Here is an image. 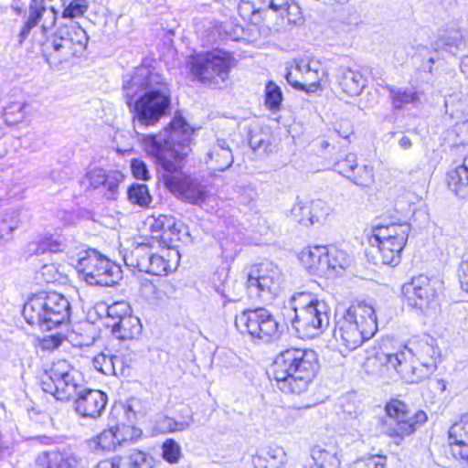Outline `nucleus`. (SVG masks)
<instances>
[{
    "mask_svg": "<svg viewBox=\"0 0 468 468\" xmlns=\"http://www.w3.org/2000/svg\"><path fill=\"white\" fill-rule=\"evenodd\" d=\"M24 104L20 101L12 102L5 108L4 117L6 122H17L24 118L23 113Z\"/></svg>",
    "mask_w": 468,
    "mask_h": 468,
    "instance_id": "obj_57",
    "label": "nucleus"
},
{
    "mask_svg": "<svg viewBox=\"0 0 468 468\" xmlns=\"http://www.w3.org/2000/svg\"><path fill=\"white\" fill-rule=\"evenodd\" d=\"M74 410L84 419L96 420L103 413L108 397L99 389L85 388L82 387L75 395Z\"/></svg>",
    "mask_w": 468,
    "mask_h": 468,
    "instance_id": "obj_16",
    "label": "nucleus"
},
{
    "mask_svg": "<svg viewBox=\"0 0 468 468\" xmlns=\"http://www.w3.org/2000/svg\"><path fill=\"white\" fill-rule=\"evenodd\" d=\"M86 179L92 188L101 187L106 190L108 199H114L119 184L123 179V175L119 171L106 172L103 169L94 168L87 172Z\"/></svg>",
    "mask_w": 468,
    "mask_h": 468,
    "instance_id": "obj_18",
    "label": "nucleus"
},
{
    "mask_svg": "<svg viewBox=\"0 0 468 468\" xmlns=\"http://www.w3.org/2000/svg\"><path fill=\"white\" fill-rule=\"evenodd\" d=\"M81 459L74 453L48 452L36 459L37 468H80Z\"/></svg>",
    "mask_w": 468,
    "mask_h": 468,
    "instance_id": "obj_20",
    "label": "nucleus"
},
{
    "mask_svg": "<svg viewBox=\"0 0 468 468\" xmlns=\"http://www.w3.org/2000/svg\"><path fill=\"white\" fill-rule=\"evenodd\" d=\"M385 410L389 419L385 433L393 438L397 445H399L405 437L412 434L427 420L424 411L419 410L412 414L408 405L399 399L390 400Z\"/></svg>",
    "mask_w": 468,
    "mask_h": 468,
    "instance_id": "obj_9",
    "label": "nucleus"
},
{
    "mask_svg": "<svg viewBox=\"0 0 468 468\" xmlns=\"http://www.w3.org/2000/svg\"><path fill=\"white\" fill-rule=\"evenodd\" d=\"M119 445L114 428L104 430L90 441V447L93 450L114 451Z\"/></svg>",
    "mask_w": 468,
    "mask_h": 468,
    "instance_id": "obj_35",
    "label": "nucleus"
},
{
    "mask_svg": "<svg viewBox=\"0 0 468 468\" xmlns=\"http://www.w3.org/2000/svg\"><path fill=\"white\" fill-rule=\"evenodd\" d=\"M250 146L255 151L259 149L266 150L269 146V141L261 133H251L250 135Z\"/></svg>",
    "mask_w": 468,
    "mask_h": 468,
    "instance_id": "obj_64",
    "label": "nucleus"
},
{
    "mask_svg": "<svg viewBox=\"0 0 468 468\" xmlns=\"http://www.w3.org/2000/svg\"><path fill=\"white\" fill-rule=\"evenodd\" d=\"M440 350L430 335L410 339L404 350L388 356V363L408 383H418L436 368Z\"/></svg>",
    "mask_w": 468,
    "mask_h": 468,
    "instance_id": "obj_3",
    "label": "nucleus"
},
{
    "mask_svg": "<svg viewBox=\"0 0 468 468\" xmlns=\"http://www.w3.org/2000/svg\"><path fill=\"white\" fill-rule=\"evenodd\" d=\"M264 10L271 9L289 24H298L302 20L300 6L293 0H258Z\"/></svg>",
    "mask_w": 468,
    "mask_h": 468,
    "instance_id": "obj_23",
    "label": "nucleus"
},
{
    "mask_svg": "<svg viewBox=\"0 0 468 468\" xmlns=\"http://www.w3.org/2000/svg\"><path fill=\"white\" fill-rule=\"evenodd\" d=\"M65 339L61 334L49 335L42 339L41 346L46 350H53L59 347Z\"/></svg>",
    "mask_w": 468,
    "mask_h": 468,
    "instance_id": "obj_61",
    "label": "nucleus"
},
{
    "mask_svg": "<svg viewBox=\"0 0 468 468\" xmlns=\"http://www.w3.org/2000/svg\"><path fill=\"white\" fill-rule=\"evenodd\" d=\"M324 76V70L321 64L318 61H311V67L307 68L301 90H306L307 92L315 91Z\"/></svg>",
    "mask_w": 468,
    "mask_h": 468,
    "instance_id": "obj_36",
    "label": "nucleus"
},
{
    "mask_svg": "<svg viewBox=\"0 0 468 468\" xmlns=\"http://www.w3.org/2000/svg\"><path fill=\"white\" fill-rule=\"evenodd\" d=\"M282 101V92L281 88L273 81H269L265 87V105L271 111L280 110Z\"/></svg>",
    "mask_w": 468,
    "mask_h": 468,
    "instance_id": "obj_45",
    "label": "nucleus"
},
{
    "mask_svg": "<svg viewBox=\"0 0 468 468\" xmlns=\"http://www.w3.org/2000/svg\"><path fill=\"white\" fill-rule=\"evenodd\" d=\"M239 318L246 319V322H269L272 319V314L266 308L243 309L240 316L236 315L234 322H238Z\"/></svg>",
    "mask_w": 468,
    "mask_h": 468,
    "instance_id": "obj_49",
    "label": "nucleus"
},
{
    "mask_svg": "<svg viewBox=\"0 0 468 468\" xmlns=\"http://www.w3.org/2000/svg\"><path fill=\"white\" fill-rule=\"evenodd\" d=\"M114 429L119 445L126 441H135L142 435L141 430L129 425L116 426Z\"/></svg>",
    "mask_w": 468,
    "mask_h": 468,
    "instance_id": "obj_52",
    "label": "nucleus"
},
{
    "mask_svg": "<svg viewBox=\"0 0 468 468\" xmlns=\"http://www.w3.org/2000/svg\"><path fill=\"white\" fill-rule=\"evenodd\" d=\"M162 457L169 463H176L181 457L179 444L172 439L165 440L162 445Z\"/></svg>",
    "mask_w": 468,
    "mask_h": 468,
    "instance_id": "obj_50",
    "label": "nucleus"
},
{
    "mask_svg": "<svg viewBox=\"0 0 468 468\" xmlns=\"http://www.w3.org/2000/svg\"><path fill=\"white\" fill-rule=\"evenodd\" d=\"M121 356L101 352L93 357V366L96 370L104 375H116L117 362H121Z\"/></svg>",
    "mask_w": 468,
    "mask_h": 468,
    "instance_id": "obj_41",
    "label": "nucleus"
},
{
    "mask_svg": "<svg viewBox=\"0 0 468 468\" xmlns=\"http://www.w3.org/2000/svg\"><path fill=\"white\" fill-rule=\"evenodd\" d=\"M29 220V216L22 210H12L5 213L0 221L1 230H3L9 238L14 230L21 228Z\"/></svg>",
    "mask_w": 468,
    "mask_h": 468,
    "instance_id": "obj_33",
    "label": "nucleus"
},
{
    "mask_svg": "<svg viewBox=\"0 0 468 468\" xmlns=\"http://www.w3.org/2000/svg\"><path fill=\"white\" fill-rule=\"evenodd\" d=\"M130 306L124 302H117L107 309L108 316L116 322H122L127 316L130 317Z\"/></svg>",
    "mask_w": 468,
    "mask_h": 468,
    "instance_id": "obj_56",
    "label": "nucleus"
},
{
    "mask_svg": "<svg viewBox=\"0 0 468 468\" xmlns=\"http://www.w3.org/2000/svg\"><path fill=\"white\" fill-rule=\"evenodd\" d=\"M285 78L287 82L297 90L303 88V80L301 79V67H296L295 63L286 68Z\"/></svg>",
    "mask_w": 468,
    "mask_h": 468,
    "instance_id": "obj_58",
    "label": "nucleus"
},
{
    "mask_svg": "<svg viewBox=\"0 0 468 468\" xmlns=\"http://www.w3.org/2000/svg\"><path fill=\"white\" fill-rule=\"evenodd\" d=\"M32 246L36 247L33 251L37 254L45 253L46 251L56 253L62 251L64 248L60 240L53 237L45 238L38 244H32Z\"/></svg>",
    "mask_w": 468,
    "mask_h": 468,
    "instance_id": "obj_53",
    "label": "nucleus"
},
{
    "mask_svg": "<svg viewBox=\"0 0 468 468\" xmlns=\"http://www.w3.org/2000/svg\"><path fill=\"white\" fill-rule=\"evenodd\" d=\"M346 322H378L376 311L372 304L365 301H356L353 303L348 309L346 310L344 315Z\"/></svg>",
    "mask_w": 468,
    "mask_h": 468,
    "instance_id": "obj_32",
    "label": "nucleus"
},
{
    "mask_svg": "<svg viewBox=\"0 0 468 468\" xmlns=\"http://www.w3.org/2000/svg\"><path fill=\"white\" fill-rule=\"evenodd\" d=\"M346 177L361 188H370L375 182L373 167L367 165H358Z\"/></svg>",
    "mask_w": 468,
    "mask_h": 468,
    "instance_id": "obj_34",
    "label": "nucleus"
},
{
    "mask_svg": "<svg viewBox=\"0 0 468 468\" xmlns=\"http://www.w3.org/2000/svg\"><path fill=\"white\" fill-rule=\"evenodd\" d=\"M318 367V356L314 350L288 348L276 356L271 378L282 392L301 394L307 390Z\"/></svg>",
    "mask_w": 468,
    "mask_h": 468,
    "instance_id": "obj_2",
    "label": "nucleus"
},
{
    "mask_svg": "<svg viewBox=\"0 0 468 468\" xmlns=\"http://www.w3.org/2000/svg\"><path fill=\"white\" fill-rule=\"evenodd\" d=\"M291 310L294 312V317L291 322L306 320L314 322H328V307L324 303H320L309 292H298L291 299Z\"/></svg>",
    "mask_w": 468,
    "mask_h": 468,
    "instance_id": "obj_14",
    "label": "nucleus"
},
{
    "mask_svg": "<svg viewBox=\"0 0 468 468\" xmlns=\"http://www.w3.org/2000/svg\"><path fill=\"white\" fill-rule=\"evenodd\" d=\"M358 165L356 154L350 153L335 163V170L346 176L351 172H354V169Z\"/></svg>",
    "mask_w": 468,
    "mask_h": 468,
    "instance_id": "obj_54",
    "label": "nucleus"
},
{
    "mask_svg": "<svg viewBox=\"0 0 468 468\" xmlns=\"http://www.w3.org/2000/svg\"><path fill=\"white\" fill-rule=\"evenodd\" d=\"M184 415L179 419H175L176 431L186 430L193 423V416L189 409H184Z\"/></svg>",
    "mask_w": 468,
    "mask_h": 468,
    "instance_id": "obj_63",
    "label": "nucleus"
},
{
    "mask_svg": "<svg viewBox=\"0 0 468 468\" xmlns=\"http://www.w3.org/2000/svg\"><path fill=\"white\" fill-rule=\"evenodd\" d=\"M131 170L133 176L137 179L148 180L150 177L147 165L140 159H133L131 161Z\"/></svg>",
    "mask_w": 468,
    "mask_h": 468,
    "instance_id": "obj_59",
    "label": "nucleus"
},
{
    "mask_svg": "<svg viewBox=\"0 0 468 468\" xmlns=\"http://www.w3.org/2000/svg\"><path fill=\"white\" fill-rule=\"evenodd\" d=\"M264 7L258 0H240L238 5V12L244 20L257 23V14L263 11Z\"/></svg>",
    "mask_w": 468,
    "mask_h": 468,
    "instance_id": "obj_43",
    "label": "nucleus"
},
{
    "mask_svg": "<svg viewBox=\"0 0 468 468\" xmlns=\"http://www.w3.org/2000/svg\"><path fill=\"white\" fill-rule=\"evenodd\" d=\"M386 456L372 454L357 458L349 468H386Z\"/></svg>",
    "mask_w": 468,
    "mask_h": 468,
    "instance_id": "obj_47",
    "label": "nucleus"
},
{
    "mask_svg": "<svg viewBox=\"0 0 468 468\" xmlns=\"http://www.w3.org/2000/svg\"><path fill=\"white\" fill-rule=\"evenodd\" d=\"M130 111L133 115V130L145 151L152 155L157 165L167 171H176L191 151L189 140L191 129L181 117H175L170 131L165 134H144L141 130L155 125L170 109L171 100L167 86L137 96Z\"/></svg>",
    "mask_w": 468,
    "mask_h": 468,
    "instance_id": "obj_1",
    "label": "nucleus"
},
{
    "mask_svg": "<svg viewBox=\"0 0 468 468\" xmlns=\"http://www.w3.org/2000/svg\"><path fill=\"white\" fill-rule=\"evenodd\" d=\"M402 292L409 306L423 310L435 297V282L420 274L405 283L402 286Z\"/></svg>",
    "mask_w": 468,
    "mask_h": 468,
    "instance_id": "obj_15",
    "label": "nucleus"
},
{
    "mask_svg": "<svg viewBox=\"0 0 468 468\" xmlns=\"http://www.w3.org/2000/svg\"><path fill=\"white\" fill-rule=\"evenodd\" d=\"M83 383L81 373L64 359L53 362L40 377L43 391L58 400H69L75 397Z\"/></svg>",
    "mask_w": 468,
    "mask_h": 468,
    "instance_id": "obj_6",
    "label": "nucleus"
},
{
    "mask_svg": "<svg viewBox=\"0 0 468 468\" xmlns=\"http://www.w3.org/2000/svg\"><path fill=\"white\" fill-rule=\"evenodd\" d=\"M161 86H166L164 77L148 65L142 64L131 74L124 75L122 90L129 109H132L133 101L137 96L159 90Z\"/></svg>",
    "mask_w": 468,
    "mask_h": 468,
    "instance_id": "obj_11",
    "label": "nucleus"
},
{
    "mask_svg": "<svg viewBox=\"0 0 468 468\" xmlns=\"http://www.w3.org/2000/svg\"><path fill=\"white\" fill-rule=\"evenodd\" d=\"M331 277L341 273L350 263L348 254L336 247L327 248Z\"/></svg>",
    "mask_w": 468,
    "mask_h": 468,
    "instance_id": "obj_40",
    "label": "nucleus"
},
{
    "mask_svg": "<svg viewBox=\"0 0 468 468\" xmlns=\"http://www.w3.org/2000/svg\"><path fill=\"white\" fill-rule=\"evenodd\" d=\"M22 314L25 322H69L70 305L58 293L37 295L24 304Z\"/></svg>",
    "mask_w": 468,
    "mask_h": 468,
    "instance_id": "obj_7",
    "label": "nucleus"
},
{
    "mask_svg": "<svg viewBox=\"0 0 468 468\" xmlns=\"http://www.w3.org/2000/svg\"><path fill=\"white\" fill-rule=\"evenodd\" d=\"M127 464L130 468H153L154 458L145 452L133 450L127 456Z\"/></svg>",
    "mask_w": 468,
    "mask_h": 468,
    "instance_id": "obj_46",
    "label": "nucleus"
},
{
    "mask_svg": "<svg viewBox=\"0 0 468 468\" xmlns=\"http://www.w3.org/2000/svg\"><path fill=\"white\" fill-rule=\"evenodd\" d=\"M58 11L54 6L48 7L44 0H31L26 14V21L17 36L22 44L29 36L31 30L40 25L43 34L56 24Z\"/></svg>",
    "mask_w": 468,
    "mask_h": 468,
    "instance_id": "obj_13",
    "label": "nucleus"
},
{
    "mask_svg": "<svg viewBox=\"0 0 468 468\" xmlns=\"http://www.w3.org/2000/svg\"><path fill=\"white\" fill-rule=\"evenodd\" d=\"M334 328V337L339 346L347 350H353L362 344V336L359 332V324H337Z\"/></svg>",
    "mask_w": 468,
    "mask_h": 468,
    "instance_id": "obj_27",
    "label": "nucleus"
},
{
    "mask_svg": "<svg viewBox=\"0 0 468 468\" xmlns=\"http://www.w3.org/2000/svg\"><path fill=\"white\" fill-rule=\"evenodd\" d=\"M329 324H325L327 326ZM324 324H296L295 330L302 339H313L324 331Z\"/></svg>",
    "mask_w": 468,
    "mask_h": 468,
    "instance_id": "obj_51",
    "label": "nucleus"
},
{
    "mask_svg": "<svg viewBox=\"0 0 468 468\" xmlns=\"http://www.w3.org/2000/svg\"><path fill=\"white\" fill-rule=\"evenodd\" d=\"M77 268L90 285L113 286L122 279L121 267L96 250H87L86 256L79 260Z\"/></svg>",
    "mask_w": 468,
    "mask_h": 468,
    "instance_id": "obj_8",
    "label": "nucleus"
},
{
    "mask_svg": "<svg viewBox=\"0 0 468 468\" xmlns=\"http://www.w3.org/2000/svg\"><path fill=\"white\" fill-rule=\"evenodd\" d=\"M432 49L446 50L454 56L468 51V45L463 38L462 33L457 29L448 30L437 42L431 45Z\"/></svg>",
    "mask_w": 468,
    "mask_h": 468,
    "instance_id": "obj_29",
    "label": "nucleus"
},
{
    "mask_svg": "<svg viewBox=\"0 0 468 468\" xmlns=\"http://www.w3.org/2000/svg\"><path fill=\"white\" fill-rule=\"evenodd\" d=\"M233 57L223 49H214L193 57L189 62L190 72L202 84L221 88L229 79Z\"/></svg>",
    "mask_w": 468,
    "mask_h": 468,
    "instance_id": "obj_5",
    "label": "nucleus"
},
{
    "mask_svg": "<svg viewBox=\"0 0 468 468\" xmlns=\"http://www.w3.org/2000/svg\"><path fill=\"white\" fill-rule=\"evenodd\" d=\"M149 229L154 238L164 240H172L174 236L179 233L176 218L167 215L153 218L149 221Z\"/></svg>",
    "mask_w": 468,
    "mask_h": 468,
    "instance_id": "obj_28",
    "label": "nucleus"
},
{
    "mask_svg": "<svg viewBox=\"0 0 468 468\" xmlns=\"http://www.w3.org/2000/svg\"><path fill=\"white\" fill-rule=\"evenodd\" d=\"M111 331L119 340L133 339L142 334L143 324H112Z\"/></svg>",
    "mask_w": 468,
    "mask_h": 468,
    "instance_id": "obj_42",
    "label": "nucleus"
},
{
    "mask_svg": "<svg viewBox=\"0 0 468 468\" xmlns=\"http://www.w3.org/2000/svg\"><path fill=\"white\" fill-rule=\"evenodd\" d=\"M450 312L455 320L465 321L468 319V303H454L451 305Z\"/></svg>",
    "mask_w": 468,
    "mask_h": 468,
    "instance_id": "obj_62",
    "label": "nucleus"
},
{
    "mask_svg": "<svg viewBox=\"0 0 468 468\" xmlns=\"http://www.w3.org/2000/svg\"><path fill=\"white\" fill-rule=\"evenodd\" d=\"M320 203V200L313 202L311 207L298 203L292 208L291 213L300 224L304 226L313 225L319 221V217L314 215V211Z\"/></svg>",
    "mask_w": 468,
    "mask_h": 468,
    "instance_id": "obj_38",
    "label": "nucleus"
},
{
    "mask_svg": "<svg viewBox=\"0 0 468 468\" xmlns=\"http://www.w3.org/2000/svg\"><path fill=\"white\" fill-rule=\"evenodd\" d=\"M234 325L241 335L263 343L279 340L288 329L287 324H234Z\"/></svg>",
    "mask_w": 468,
    "mask_h": 468,
    "instance_id": "obj_17",
    "label": "nucleus"
},
{
    "mask_svg": "<svg viewBox=\"0 0 468 468\" xmlns=\"http://www.w3.org/2000/svg\"><path fill=\"white\" fill-rule=\"evenodd\" d=\"M369 242L378 248L383 264L397 265L399 262L405 244H399V241L388 239H377L375 236L370 238Z\"/></svg>",
    "mask_w": 468,
    "mask_h": 468,
    "instance_id": "obj_24",
    "label": "nucleus"
},
{
    "mask_svg": "<svg viewBox=\"0 0 468 468\" xmlns=\"http://www.w3.org/2000/svg\"><path fill=\"white\" fill-rule=\"evenodd\" d=\"M128 200L141 207H147L152 203V197L145 184L134 183L127 190Z\"/></svg>",
    "mask_w": 468,
    "mask_h": 468,
    "instance_id": "obj_39",
    "label": "nucleus"
},
{
    "mask_svg": "<svg viewBox=\"0 0 468 468\" xmlns=\"http://www.w3.org/2000/svg\"><path fill=\"white\" fill-rule=\"evenodd\" d=\"M151 259L149 260V267L145 272L152 275H164L171 270L169 260H165L163 256L155 254L152 251Z\"/></svg>",
    "mask_w": 468,
    "mask_h": 468,
    "instance_id": "obj_48",
    "label": "nucleus"
},
{
    "mask_svg": "<svg viewBox=\"0 0 468 468\" xmlns=\"http://www.w3.org/2000/svg\"><path fill=\"white\" fill-rule=\"evenodd\" d=\"M64 9L61 13L62 18L74 19L84 16L89 9V2L87 0H71L67 5L63 1Z\"/></svg>",
    "mask_w": 468,
    "mask_h": 468,
    "instance_id": "obj_44",
    "label": "nucleus"
},
{
    "mask_svg": "<svg viewBox=\"0 0 468 468\" xmlns=\"http://www.w3.org/2000/svg\"><path fill=\"white\" fill-rule=\"evenodd\" d=\"M182 162L180 167L176 171L178 172L182 167ZM168 174L163 175V181L165 187L177 198L192 204L201 205L206 202L208 197V192L206 186L202 185L197 178L190 176L182 175H171L175 171H167L161 166Z\"/></svg>",
    "mask_w": 468,
    "mask_h": 468,
    "instance_id": "obj_12",
    "label": "nucleus"
},
{
    "mask_svg": "<svg viewBox=\"0 0 468 468\" xmlns=\"http://www.w3.org/2000/svg\"><path fill=\"white\" fill-rule=\"evenodd\" d=\"M388 90L395 109H401L410 103H416L420 99L419 93L414 89L401 90L390 87Z\"/></svg>",
    "mask_w": 468,
    "mask_h": 468,
    "instance_id": "obj_37",
    "label": "nucleus"
},
{
    "mask_svg": "<svg viewBox=\"0 0 468 468\" xmlns=\"http://www.w3.org/2000/svg\"><path fill=\"white\" fill-rule=\"evenodd\" d=\"M328 258V252H324L322 257L319 258V261L315 265H313L312 273H316L318 275L331 277L330 271V262Z\"/></svg>",
    "mask_w": 468,
    "mask_h": 468,
    "instance_id": "obj_60",
    "label": "nucleus"
},
{
    "mask_svg": "<svg viewBox=\"0 0 468 468\" xmlns=\"http://www.w3.org/2000/svg\"><path fill=\"white\" fill-rule=\"evenodd\" d=\"M449 188L460 198H468V154L463 164L447 174Z\"/></svg>",
    "mask_w": 468,
    "mask_h": 468,
    "instance_id": "obj_25",
    "label": "nucleus"
},
{
    "mask_svg": "<svg viewBox=\"0 0 468 468\" xmlns=\"http://www.w3.org/2000/svg\"><path fill=\"white\" fill-rule=\"evenodd\" d=\"M86 31L78 24H65L45 40L39 41L44 59L50 66H58L63 61L82 54L88 44Z\"/></svg>",
    "mask_w": 468,
    "mask_h": 468,
    "instance_id": "obj_4",
    "label": "nucleus"
},
{
    "mask_svg": "<svg viewBox=\"0 0 468 468\" xmlns=\"http://www.w3.org/2000/svg\"><path fill=\"white\" fill-rule=\"evenodd\" d=\"M449 441L452 455L468 463V413L452 425L449 430Z\"/></svg>",
    "mask_w": 468,
    "mask_h": 468,
    "instance_id": "obj_19",
    "label": "nucleus"
},
{
    "mask_svg": "<svg viewBox=\"0 0 468 468\" xmlns=\"http://www.w3.org/2000/svg\"><path fill=\"white\" fill-rule=\"evenodd\" d=\"M410 230V226L408 223L381 225L373 229L372 236L377 237V239L397 240L399 241V244H406Z\"/></svg>",
    "mask_w": 468,
    "mask_h": 468,
    "instance_id": "obj_31",
    "label": "nucleus"
},
{
    "mask_svg": "<svg viewBox=\"0 0 468 468\" xmlns=\"http://www.w3.org/2000/svg\"><path fill=\"white\" fill-rule=\"evenodd\" d=\"M282 282V274L279 267L272 262H264L250 271L246 284L250 298L268 301L277 294Z\"/></svg>",
    "mask_w": 468,
    "mask_h": 468,
    "instance_id": "obj_10",
    "label": "nucleus"
},
{
    "mask_svg": "<svg viewBox=\"0 0 468 468\" xmlns=\"http://www.w3.org/2000/svg\"><path fill=\"white\" fill-rule=\"evenodd\" d=\"M151 253V247L145 243H140L124 253L123 261L126 266L145 272L146 269L150 266Z\"/></svg>",
    "mask_w": 468,
    "mask_h": 468,
    "instance_id": "obj_30",
    "label": "nucleus"
},
{
    "mask_svg": "<svg viewBox=\"0 0 468 468\" xmlns=\"http://www.w3.org/2000/svg\"><path fill=\"white\" fill-rule=\"evenodd\" d=\"M206 163L214 170L225 171L233 163V154L226 139H218L207 154Z\"/></svg>",
    "mask_w": 468,
    "mask_h": 468,
    "instance_id": "obj_22",
    "label": "nucleus"
},
{
    "mask_svg": "<svg viewBox=\"0 0 468 468\" xmlns=\"http://www.w3.org/2000/svg\"><path fill=\"white\" fill-rule=\"evenodd\" d=\"M336 79L342 90L349 96L359 95L367 86V80L362 73L348 67H339Z\"/></svg>",
    "mask_w": 468,
    "mask_h": 468,
    "instance_id": "obj_21",
    "label": "nucleus"
},
{
    "mask_svg": "<svg viewBox=\"0 0 468 468\" xmlns=\"http://www.w3.org/2000/svg\"><path fill=\"white\" fill-rule=\"evenodd\" d=\"M324 252H326V247L324 246H317L308 251L302 252L301 261L310 272L313 271L312 266L319 261V258L322 257Z\"/></svg>",
    "mask_w": 468,
    "mask_h": 468,
    "instance_id": "obj_55",
    "label": "nucleus"
},
{
    "mask_svg": "<svg viewBox=\"0 0 468 468\" xmlns=\"http://www.w3.org/2000/svg\"><path fill=\"white\" fill-rule=\"evenodd\" d=\"M310 454L316 468H338L340 466L339 450L335 445H315L311 449Z\"/></svg>",
    "mask_w": 468,
    "mask_h": 468,
    "instance_id": "obj_26",
    "label": "nucleus"
}]
</instances>
